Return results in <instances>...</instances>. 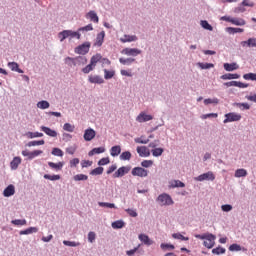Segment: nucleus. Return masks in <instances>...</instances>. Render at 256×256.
Wrapping results in <instances>:
<instances>
[{
	"instance_id": "53",
	"label": "nucleus",
	"mask_w": 256,
	"mask_h": 256,
	"mask_svg": "<svg viewBox=\"0 0 256 256\" xmlns=\"http://www.w3.org/2000/svg\"><path fill=\"white\" fill-rule=\"evenodd\" d=\"M37 145H45V140L31 141L28 143V147H37Z\"/></svg>"
},
{
	"instance_id": "42",
	"label": "nucleus",
	"mask_w": 256,
	"mask_h": 256,
	"mask_svg": "<svg viewBox=\"0 0 256 256\" xmlns=\"http://www.w3.org/2000/svg\"><path fill=\"white\" fill-rule=\"evenodd\" d=\"M115 77V71L104 69V79H113Z\"/></svg>"
},
{
	"instance_id": "6",
	"label": "nucleus",
	"mask_w": 256,
	"mask_h": 256,
	"mask_svg": "<svg viewBox=\"0 0 256 256\" xmlns=\"http://www.w3.org/2000/svg\"><path fill=\"white\" fill-rule=\"evenodd\" d=\"M235 121H241V114H237L235 112L225 114L223 123H233Z\"/></svg>"
},
{
	"instance_id": "31",
	"label": "nucleus",
	"mask_w": 256,
	"mask_h": 256,
	"mask_svg": "<svg viewBox=\"0 0 256 256\" xmlns=\"http://www.w3.org/2000/svg\"><path fill=\"white\" fill-rule=\"evenodd\" d=\"M100 153H105L104 147L94 148L88 153V155L89 157H93V155H99Z\"/></svg>"
},
{
	"instance_id": "50",
	"label": "nucleus",
	"mask_w": 256,
	"mask_h": 256,
	"mask_svg": "<svg viewBox=\"0 0 256 256\" xmlns=\"http://www.w3.org/2000/svg\"><path fill=\"white\" fill-rule=\"evenodd\" d=\"M63 129L64 131H68V133H73V131H75V126L71 125L70 123H65L63 125Z\"/></svg>"
},
{
	"instance_id": "9",
	"label": "nucleus",
	"mask_w": 256,
	"mask_h": 256,
	"mask_svg": "<svg viewBox=\"0 0 256 256\" xmlns=\"http://www.w3.org/2000/svg\"><path fill=\"white\" fill-rule=\"evenodd\" d=\"M196 181H215V174L212 171H208L195 178Z\"/></svg>"
},
{
	"instance_id": "35",
	"label": "nucleus",
	"mask_w": 256,
	"mask_h": 256,
	"mask_svg": "<svg viewBox=\"0 0 256 256\" xmlns=\"http://www.w3.org/2000/svg\"><path fill=\"white\" fill-rule=\"evenodd\" d=\"M131 157L132 155L129 151L122 152L120 155L121 161H131Z\"/></svg>"
},
{
	"instance_id": "41",
	"label": "nucleus",
	"mask_w": 256,
	"mask_h": 256,
	"mask_svg": "<svg viewBox=\"0 0 256 256\" xmlns=\"http://www.w3.org/2000/svg\"><path fill=\"white\" fill-rule=\"evenodd\" d=\"M245 81H256V73H247L243 75Z\"/></svg>"
},
{
	"instance_id": "43",
	"label": "nucleus",
	"mask_w": 256,
	"mask_h": 256,
	"mask_svg": "<svg viewBox=\"0 0 256 256\" xmlns=\"http://www.w3.org/2000/svg\"><path fill=\"white\" fill-rule=\"evenodd\" d=\"M63 245H66V247H79V245H81V243L75 242V241L64 240Z\"/></svg>"
},
{
	"instance_id": "56",
	"label": "nucleus",
	"mask_w": 256,
	"mask_h": 256,
	"mask_svg": "<svg viewBox=\"0 0 256 256\" xmlns=\"http://www.w3.org/2000/svg\"><path fill=\"white\" fill-rule=\"evenodd\" d=\"M212 253L214 255H223V253H225V248H222V247H217V248H214L212 250Z\"/></svg>"
},
{
	"instance_id": "49",
	"label": "nucleus",
	"mask_w": 256,
	"mask_h": 256,
	"mask_svg": "<svg viewBox=\"0 0 256 256\" xmlns=\"http://www.w3.org/2000/svg\"><path fill=\"white\" fill-rule=\"evenodd\" d=\"M198 67H200V69H213V67H215V65L213 63H198Z\"/></svg>"
},
{
	"instance_id": "61",
	"label": "nucleus",
	"mask_w": 256,
	"mask_h": 256,
	"mask_svg": "<svg viewBox=\"0 0 256 256\" xmlns=\"http://www.w3.org/2000/svg\"><path fill=\"white\" fill-rule=\"evenodd\" d=\"M125 211H126V213H128V215L130 217H137V215H138L137 211H135L134 209H131V208H128Z\"/></svg>"
},
{
	"instance_id": "22",
	"label": "nucleus",
	"mask_w": 256,
	"mask_h": 256,
	"mask_svg": "<svg viewBox=\"0 0 256 256\" xmlns=\"http://www.w3.org/2000/svg\"><path fill=\"white\" fill-rule=\"evenodd\" d=\"M19 165H21V157L16 156L10 162V167H11V169H13L15 171L19 168Z\"/></svg>"
},
{
	"instance_id": "38",
	"label": "nucleus",
	"mask_w": 256,
	"mask_h": 256,
	"mask_svg": "<svg viewBox=\"0 0 256 256\" xmlns=\"http://www.w3.org/2000/svg\"><path fill=\"white\" fill-rule=\"evenodd\" d=\"M37 107H38V109H49L50 104H49L48 101L42 100V101L37 103Z\"/></svg>"
},
{
	"instance_id": "62",
	"label": "nucleus",
	"mask_w": 256,
	"mask_h": 256,
	"mask_svg": "<svg viewBox=\"0 0 256 256\" xmlns=\"http://www.w3.org/2000/svg\"><path fill=\"white\" fill-rule=\"evenodd\" d=\"M78 31H93V25L92 24H88L84 27H81L78 29Z\"/></svg>"
},
{
	"instance_id": "34",
	"label": "nucleus",
	"mask_w": 256,
	"mask_h": 256,
	"mask_svg": "<svg viewBox=\"0 0 256 256\" xmlns=\"http://www.w3.org/2000/svg\"><path fill=\"white\" fill-rule=\"evenodd\" d=\"M12 225H16L17 227H23V225H27V220L25 219H16L11 221Z\"/></svg>"
},
{
	"instance_id": "48",
	"label": "nucleus",
	"mask_w": 256,
	"mask_h": 256,
	"mask_svg": "<svg viewBox=\"0 0 256 256\" xmlns=\"http://www.w3.org/2000/svg\"><path fill=\"white\" fill-rule=\"evenodd\" d=\"M74 181H87L89 179V176L85 174H77L73 177Z\"/></svg>"
},
{
	"instance_id": "37",
	"label": "nucleus",
	"mask_w": 256,
	"mask_h": 256,
	"mask_svg": "<svg viewBox=\"0 0 256 256\" xmlns=\"http://www.w3.org/2000/svg\"><path fill=\"white\" fill-rule=\"evenodd\" d=\"M123 227H125V222H123L122 220H117L112 223L113 229H123Z\"/></svg>"
},
{
	"instance_id": "51",
	"label": "nucleus",
	"mask_w": 256,
	"mask_h": 256,
	"mask_svg": "<svg viewBox=\"0 0 256 256\" xmlns=\"http://www.w3.org/2000/svg\"><path fill=\"white\" fill-rule=\"evenodd\" d=\"M94 69H95L94 66L90 63L84 68H82V73H84L85 75H88V73H91V71H93Z\"/></svg>"
},
{
	"instance_id": "8",
	"label": "nucleus",
	"mask_w": 256,
	"mask_h": 256,
	"mask_svg": "<svg viewBox=\"0 0 256 256\" xmlns=\"http://www.w3.org/2000/svg\"><path fill=\"white\" fill-rule=\"evenodd\" d=\"M129 171H131V166H122L113 174V178L125 177Z\"/></svg>"
},
{
	"instance_id": "14",
	"label": "nucleus",
	"mask_w": 256,
	"mask_h": 256,
	"mask_svg": "<svg viewBox=\"0 0 256 256\" xmlns=\"http://www.w3.org/2000/svg\"><path fill=\"white\" fill-rule=\"evenodd\" d=\"M96 135H97V133L95 132V130H93V128H88L84 132V139L86 141H93V139H95Z\"/></svg>"
},
{
	"instance_id": "15",
	"label": "nucleus",
	"mask_w": 256,
	"mask_h": 256,
	"mask_svg": "<svg viewBox=\"0 0 256 256\" xmlns=\"http://www.w3.org/2000/svg\"><path fill=\"white\" fill-rule=\"evenodd\" d=\"M136 151L139 157H149L151 155V152L147 149L146 146H138Z\"/></svg>"
},
{
	"instance_id": "55",
	"label": "nucleus",
	"mask_w": 256,
	"mask_h": 256,
	"mask_svg": "<svg viewBox=\"0 0 256 256\" xmlns=\"http://www.w3.org/2000/svg\"><path fill=\"white\" fill-rule=\"evenodd\" d=\"M52 155H54L55 157H63V150H61L60 148H53Z\"/></svg>"
},
{
	"instance_id": "10",
	"label": "nucleus",
	"mask_w": 256,
	"mask_h": 256,
	"mask_svg": "<svg viewBox=\"0 0 256 256\" xmlns=\"http://www.w3.org/2000/svg\"><path fill=\"white\" fill-rule=\"evenodd\" d=\"M122 53L128 57H137V55H141V50L137 48H125L122 50Z\"/></svg>"
},
{
	"instance_id": "36",
	"label": "nucleus",
	"mask_w": 256,
	"mask_h": 256,
	"mask_svg": "<svg viewBox=\"0 0 256 256\" xmlns=\"http://www.w3.org/2000/svg\"><path fill=\"white\" fill-rule=\"evenodd\" d=\"M226 31L232 35H235V33H243L245 30L243 28L228 27L226 28Z\"/></svg>"
},
{
	"instance_id": "57",
	"label": "nucleus",
	"mask_w": 256,
	"mask_h": 256,
	"mask_svg": "<svg viewBox=\"0 0 256 256\" xmlns=\"http://www.w3.org/2000/svg\"><path fill=\"white\" fill-rule=\"evenodd\" d=\"M141 167H145L146 169L149 167H153V160H143L141 162Z\"/></svg>"
},
{
	"instance_id": "18",
	"label": "nucleus",
	"mask_w": 256,
	"mask_h": 256,
	"mask_svg": "<svg viewBox=\"0 0 256 256\" xmlns=\"http://www.w3.org/2000/svg\"><path fill=\"white\" fill-rule=\"evenodd\" d=\"M63 165H65L63 162H48V166L50 169H53V171H61L63 169Z\"/></svg>"
},
{
	"instance_id": "47",
	"label": "nucleus",
	"mask_w": 256,
	"mask_h": 256,
	"mask_svg": "<svg viewBox=\"0 0 256 256\" xmlns=\"http://www.w3.org/2000/svg\"><path fill=\"white\" fill-rule=\"evenodd\" d=\"M44 179H48L49 181H59V179H61V176L56 174L54 175L45 174Z\"/></svg>"
},
{
	"instance_id": "63",
	"label": "nucleus",
	"mask_w": 256,
	"mask_h": 256,
	"mask_svg": "<svg viewBox=\"0 0 256 256\" xmlns=\"http://www.w3.org/2000/svg\"><path fill=\"white\" fill-rule=\"evenodd\" d=\"M229 251H241V246L238 244H232L229 247Z\"/></svg>"
},
{
	"instance_id": "3",
	"label": "nucleus",
	"mask_w": 256,
	"mask_h": 256,
	"mask_svg": "<svg viewBox=\"0 0 256 256\" xmlns=\"http://www.w3.org/2000/svg\"><path fill=\"white\" fill-rule=\"evenodd\" d=\"M58 37L61 42H63L68 37H71V39H81V34L79 32H75L73 30H64L60 33H58Z\"/></svg>"
},
{
	"instance_id": "17",
	"label": "nucleus",
	"mask_w": 256,
	"mask_h": 256,
	"mask_svg": "<svg viewBox=\"0 0 256 256\" xmlns=\"http://www.w3.org/2000/svg\"><path fill=\"white\" fill-rule=\"evenodd\" d=\"M138 238L142 243H144V245H147L148 247L153 245V240L149 239L147 234H140Z\"/></svg>"
},
{
	"instance_id": "52",
	"label": "nucleus",
	"mask_w": 256,
	"mask_h": 256,
	"mask_svg": "<svg viewBox=\"0 0 256 256\" xmlns=\"http://www.w3.org/2000/svg\"><path fill=\"white\" fill-rule=\"evenodd\" d=\"M204 104L205 105H211V104L219 105V99H217V98H214V99L208 98V99L204 100Z\"/></svg>"
},
{
	"instance_id": "23",
	"label": "nucleus",
	"mask_w": 256,
	"mask_h": 256,
	"mask_svg": "<svg viewBox=\"0 0 256 256\" xmlns=\"http://www.w3.org/2000/svg\"><path fill=\"white\" fill-rule=\"evenodd\" d=\"M121 43H131L133 41H137L136 35H124V37L120 38Z\"/></svg>"
},
{
	"instance_id": "27",
	"label": "nucleus",
	"mask_w": 256,
	"mask_h": 256,
	"mask_svg": "<svg viewBox=\"0 0 256 256\" xmlns=\"http://www.w3.org/2000/svg\"><path fill=\"white\" fill-rule=\"evenodd\" d=\"M240 77H241V75H239V74L227 73V74H223L220 78L223 79V81H227V80H231V79H239Z\"/></svg>"
},
{
	"instance_id": "60",
	"label": "nucleus",
	"mask_w": 256,
	"mask_h": 256,
	"mask_svg": "<svg viewBox=\"0 0 256 256\" xmlns=\"http://www.w3.org/2000/svg\"><path fill=\"white\" fill-rule=\"evenodd\" d=\"M30 139H35L37 137H43V133L41 132H28Z\"/></svg>"
},
{
	"instance_id": "2",
	"label": "nucleus",
	"mask_w": 256,
	"mask_h": 256,
	"mask_svg": "<svg viewBox=\"0 0 256 256\" xmlns=\"http://www.w3.org/2000/svg\"><path fill=\"white\" fill-rule=\"evenodd\" d=\"M65 63L70 67H72V65L74 67H77V66L81 67V65H87V58L85 56H77L75 58L66 57Z\"/></svg>"
},
{
	"instance_id": "30",
	"label": "nucleus",
	"mask_w": 256,
	"mask_h": 256,
	"mask_svg": "<svg viewBox=\"0 0 256 256\" xmlns=\"http://www.w3.org/2000/svg\"><path fill=\"white\" fill-rule=\"evenodd\" d=\"M246 23L247 22L243 18H232V25L243 27Z\"/></svg>"
},
{
	"instance_id": "19",
	"label": "nucleus",
	"mask_w": 256,
	"mask_h": 256,
	"mask_svg": "<svg viewBox=\"0 0 256 256\" xmlns=\"http://www.w3.org/2000/svg\"><path fill=\"white\" fill-rule=\"evenodd\" d=\"M41 131H43V133L47 134L48 137H57V131H55L47 126H41Z\"/></svg>"
},
{
	"instance_id": "25",
	"label": "nucleus",
	"mask_w": 256,
	"mask_h": 256,
	"mask_svg": "<svg viewBox=\"0 0 256 256\" xmlns=\"http://www.w3.org/2000/svg\"><path fill=\"white\" fill-rule=\"evenodd\" d=\"M110 155L111 157H118V155H121V146L119 145L113 146L110 149Z\"/></svg>"
},
{
	"instance_id": "26",
	"label": "nucleus",
	"mask_w": 256,
	"mask_h": 256,
	"mask_svg": "<svg viewBox=\"0 0 256 256\" xmlns=\"http://www.w3.org/2000/svg\"><path fill=\"white\" fill-rule=\"evenodd\" d=\"M86 17L90 19V21H93V23H99V16H97V13L95 11H90L86 14Z\"/></svg>"
},
{
	"instance_id": "32",
	"label": "nucleus",
	"mask_w": 256,
	"mask_h": 256,
	"mask_svg": "<svg viewBox=\"0 0 256 256\" xmlns=\"http://www.w3.org/2000/svg\"><path fill=\"white\" fill-rule=\"evenodd\" d=\"M8 67L11 71H16L17 73H23V70L19 69V64L17 62H9Z\"/></svg>"
},
{
	"instance_id": "13",
	"label": "nucleus",
	"mask_w": 256,
	"mask_h": 256,
	"mask_svg": "<svg viewBox=\"0 0 256 256\" xmlns=\"http://www.w3.org/2000/svg\"><path fill=\"white\" fill-rule=\"evenodd\" d=\"M88 81H89V83H94L97 85H103V83H105V80L103 79V77H101L99 75L88 76Z\"/></svg>"
},
{
	"instance_id": "24",
	"label": "nucleus",
	"mask_w": 256,
	"mask_h": 256,
	"mask_svg": "<svg viewBox=\"0 0 256 256\" xmlns=\"http://www.w3.org/2000/svg\"><path fill=\"white\" fill-rule=\"evenodd\" d=\"M224 69L225 71H237V69H239V66L237 63L233 62V63H224Z\"/></svg>"
},
{
	"instance_id": "44",
	"label": "nucleus",
	"mask_w": 256,
	"mask_h": 256,
	"mask_svg": "<svg viewBox=\"0 0 256 256\" xmlns=\"http://www.w3.org/2000/svg\"><path fill=\"white\" fill-rule=\"evenodd\" d=\"M235 177L239 178V177H247V170L245 169H237L235 171Z\"/></svg>"
},
{
	"instance_id": "16",
	"label": "nucleus",
	"mask_w": 256,
	"mask_h": 256,
	"mask_svg": "<svg viewBox=\"0 0 256 256\" xmlns=\"http://www.w3.org/2000/svg\"><path fill=\"white\" fill-rule=\"evenodd\" d=\"M4 197H12V195H15V186L13 184H10L7 186V188L3 191Z\"/></svg>"
},
{
	"instance_id": "11",
	"label": "nucleus",
	"mask_w": 256,
	"mask_h": 256,
	"mask_svg": "<svg viewBox=\"0 0 256 256\" xmlns=\"http://www.w3.org/2000/svg\"><path fill=\"white\" fill-rule=\"evenodd\" d=\"M42 153V150H34L33 152H29V150L22 151L23 157H28L29 160L39 157V155H42Z\"/></svg>"
},
{
	"instance_id": "21",
	"label": "nucleus",
	"mask_w": 256,
	"mask_h": 256,
	"mask_svg": "<svg viewBox=\"0 0 256 256\" xmlns=\"http://www.w3.org/2000/svg\"><path fill=\"white\" fill-rule=\"evenodd\" d=\"M179 187H181V188L185 187V183H183L180 180H171L169 182V188L170 189H175V188H179Z\"/></svg>"
},
{
	"instance_id": "59",
	"label": "nucleus",
	"mask_w": 256,
	"mask_h": 256,
	"mask_svg": "<svg viewBox=\"0 0 256 256\" xmlns=\"http://www.w3.org/2000/svg\"><path fill=\"white\" fill-rule=\"evenodd\" d=\"M76 151H77L76 145L66 148V153H68V155H75Z\"/></svg>"
},
{
	"instance_id": "29",
	"label": "nucleus",
	"mask_w": 256,
	"mask_h": 256,
	"mask_svg": "<svg viewBox=\"0 0 256 256\" xmlns=\"http://www.w3.org/2000/svg\"><path fill=\"white\" fill-rule=\"evenodd\" d=\"M105 40V32L102 31L97 35L96 38V43L95 45H97V47H101V45H103V41Z\"/></svg>"
},
{
	"instance_id": "33",
	"label": "nucleus",
	"mask_w": 256,
	"mask_h": 256,
	"mask_svg": "<svg viewBox=\"0 0 256 256\" xmlns=\"http://www.w3.org/2000/svg\"><path fill=\"white\" fill-rule=\"evenodd\" d=\"M39 229L37 227H30L26 230H21L20 235H31V233H37Z\"/></svg>"
},
{
	"instance_id": "28",
	"label": "nucleus",
	"mask_w": 256,
	"mask_h": 256,
	"mask_svg": "<svg viewBox=\"0 0 256 256\" xmlns=\"http://www.w3.org/2000/svg\"><path fill=\"white\" fill-rule=\"evenodd\" d=\"M101 59H103V56H101V54H96L91 57L90 64H92L93 67L95 68V67H97V63H99V61H101Z\"/></svg>"
},
{
	"instance_id": "5",
	"label": "nucleus",
	"mask_w": 256,
	"mask_h": 256,
	"mask_svg": "<svg viewBox=\"0 0 256 256\" xmlns=\"http://www.w3.org/2000/svg\"><path fill=\"white\" fill-rule=\"evenodd\" d=\"M133 177H148L149 176V170L143 168V167H134L131 171Z\"/></svg>"
},
{
	"instance_id": "46",
	"label": "nucleus",
	"mask_w": 256,
	"mask_h": 256,
	"mask_svg": "<svg viewBox=\"0 0 256 256\" xmlns=\"http://www.w3.org/2000/svg\"><path fill=\"white\" fill-rule=\"evenodd\" d=\"M201 27H203V29H206L207 31H213V26H211V24H209V22H207L206 20H202L200 22Z\"/></svg>"
},
{
	"instance_id": "12",
	"label": "nucleus",
	"mask_w": 256,
	"mask_h": 256,
	"mask_svg": "<svg viewBox=\"0 0 256 256\" xmlns=\"http://www.w3.org/2000/svg\"><path fill=\"white\" fill-rule=\"evenodd\" d=\"M136 121H138V123H147V121H153V116L146 114L145 112H141L136 117Z\"/></svg>"
},
{
	"instance_id": "45",
	"label": "nucleus",
	"mask_w": 256,
	"mask_h": 256,
	"mask_svg": "<svg viewBox=\"0 0 256 256\" xmlns=\"http://www.w3.org/2000/svg\"><path fill=\"white\" fill-rule=\"evenodd\" d=\"M163 148H154L151 153L153 157H161L163 155Z\"/></svg>"
},
{
	"instance_id": "64",
	"label": "nucleus",
	"mask_w": 256,
	"mask_h": 256,
	"mask_svg": "<svg viewBox=\"0 0 256 256\" xmlns=\"http://www.w3.org/2000/svg\"><path fill=\"white\" fill-rule=\"evenodd\" d=\"M79 163H80L79 158H74L70 160V167H77Z\"/></svg>"
},
{
	"instance_id": "40",
	"label": "nucleus",
	"mask_w": 256,
	"mask_h": 256,
	"mask_svg": "<svg viewBox=\"0 0 256 256\" xmlns=\"http://www.w3.org/2000/svg\"><path fill=\"white\" fill-rule=\"evenodd\" d=\"M98 205H99V207H107L108 209H117V206H115L114 203L99 202Z\"/></svg>"
},
{
	"instance_id": "1",
	"label": "nucleus",
	"mask_w": 256,
	"mask_h": 256,
	"mask_svg": "<svg viewBox=\"0 0 256 256\" xmlns=\"http://www.w3.org/2000/svg\"><path fill=\"white\" fill-rule=\"evenodd\" d=\"M195 238L204 241L203 245L207 249H213L215 247V239H217V237L211 233L196 234Z\"/></svg>"
},
{
	"instance_id": "58",
	"label": "nucleus",
	"mask_w": 256,
	"mask_h": 256,
	"mask_svg": "<svg viewBox=\"0 0 256 256\" xmlns=\"http://www.w3.org/2000/svg\"><path fill=\"white\" fill-rule=\"evenodd\" d=\"M135 143H139L141 145H147L149 143V139H144L143 136L139 138H135Z\"/></svg>"
},
{
	"instance_id": "20",
	"label": "nucleus",
	"mask_w": 256,
	"mask_h": 256,
	"mask_svg": "<svg viewBox=\"0 0 256 256\" xmlns=\"http://www.w3.org/2000/svg\"><path fill=\"white\" fill-rule=\"evenodd\" d=\"M241 47H256V38H249L240 43Z\"/></svg>"
},
{
	"instance_id": "4",
	"label": "nucleus",
	"mask_w": 256,
	"mask_h": 256,
	"mask_svg": "<svg viewBox=\"0 0 256 256\" xmlns=\"http://www.w3.org/2000/svg\"><path fill=\"white\" fill-rule=\"evenodd\" d=\"M89 49H91V43L84 42L82 45L77 46L74 51L77 55H87V53H89Z\"/></svg>"
},
{
	"instance_id": "54",
	"label": "nucleus",
	"mask_w": 256,
	"mask_h": 256,
	"mask_svg": "<svg viewBox=\"0 0 256 256\" xmlns=\"http://www.w3.org/2000/svg\"><path fill=\"white\" fill-rule=\"evenodd\" d=\"M103 167H97L90 172V175H103Z\"/></svg>"
},
{
	"instance_id": "39",
	"label": "nucleus",
	"mask_w": 256,
	"mask_h": 256,
	"mask_svg": "<svg viewBox=\"0 0 256 256\" xmlns=\"http://www.w3.org/2000/svg\"><path fill=\"white\" fill-rule=\"evenodd\" d=\"M119 62L122 65H131V63H135V58H120Z\"/></svg>"
},
{
	"instance_id": "7",
	"label": "nucleus",
	"mask_w": 256,
	"mask_h": 256,
	"mask_svg": "<svg viewBox=\"0 0 256 256\" xmlns=\"http://www.w3.org/2000/svg\"><path fill=\"white\" fill-rule=\"evenodd\" d=\"M158 202L161 205H173V203H175L173 201V198H171L169 194H165V193L158 196Z\"/></svg>"
}]
</instances>
